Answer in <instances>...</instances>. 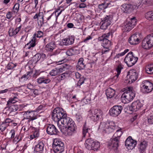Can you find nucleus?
<instances>
[{
  "label": "nucleus",
  "instance_id": "obj_21",
  "mask_svg": "<svg viewBox=\"0 0 153 153\" xmlns=\"http://www.w3.org/2000/svg\"><path fill=\"white\" fill-rule=\"evenodd\" d=\"M33 120L31 119L30 120L28 119H23L21 121V123L23 126L22 128L25 127L28 130L32 126L30 125V123H32Z\"/></svg>",
  "mask_w": 153,
  "mask_h": 153
},
{
  "label": "nucleus",
  "instance_id": "obj_12",
  "mask_svg": "<svg viewBox=\"0 0 153 153\" xmlns=\"http://www.w3.org/2000/svg\"><path fill=\"white\" fill-rule=\"evenodd\" d=\"M138 74L134 69L130 70L128 72L127 76L129 78L128 82L131 83L135 81L137 79Z\"/></svg>",
  "mask_w": 153,
  "mask_h": 153
},
{
  "label": "nucleus",
  "instance_id": "obj_14",
  "mask_svg": "<svg viewBox=\"0 0 153 153\" xmlns=\"http://www.w3.org/2000/svg\"><path fill=\"white\" fill-rule=\"evenodd\" d=\"M46 132L48 134L51 135H56L59 133L55 126L52 124H49L47 126Z\"/></svg>",
  "mask_w": 153,
  "mask_h": 153
},
{
  "label": "nucleus",
  "instance_id": "obj_18",
  "mask_svg": "<svg viewBox=\"0 0 153 153\" xmlns=\"http://www.w3.org/2000/svg\"><path fill=\"white\" fill-rule=\"evenodd\" d=\"M22 28V25H19L18 23L15 29L13 28L10 27L8 30V33L10 36H15L20 31Z\"/></svg>",
  "mask_w": 153,
  "mask_h": 153
},
{
  "label": "nucleus",
  "instance_id": "obj_25",
  "mask_svg": "<svg viewBox=\"0 0 153 153\" xmlns=\"http://www.w3.org/2000/svg\"><path fill=\"white\" fill-rule=\"evenodd\" d=\"M70 66L66 64H63L61 65L59 68H56L58 71V74L62 73L66 70L70 68Z\"/></svg>",
  "mask_w": 153,
  "mask_h": 153
},
{
  "label": "nucleus",
  "instance_id": "obj_19",
  "mask_svg": "<svg viewBox=\"0 0 153 153\" xmlns=\"http://www.w3.org/2000/svg\"><path fill=\"white\" fill-rule=\"evenodd\" d=\"M44 146V143L42 141L38 142V143L34 148V152L35 153H42Z\"/></svg>",
  "mask_w": 153,
  "mask_h": 153
},
{
  "label": "nucleus",
  "instance_id": "obj_64",
  "mask_svg": "<svg viewBox=\"0 0 153 153\" xmlns=\"http://www.w3.org/2000/svg\"><path fill=\"white\" fill-rule=\"evenodd\" d=\"M43 77H40L37 79V82L39 84L43 83Z\"/></svg>",
  "mask_w": 153,
  "mask_h": 153
},
{
  "label": "nucleus",
  "instance_id": "obj_60",
  "mask_svg": "<svg viewBox=\"0 0 153 153\" xmlns=\"http://www.w3.org/2000/svg\"><path fill=\"white\" fill-rule=\"evenodd\" d=\"M13 120H12L11 119L9 118H7L5 120L4 122V123H5L6 124H7V123H13Z\"/></svg>",
  "mask_w": 153,
  "mask_h": 153
},
{
  "label": "nucleus",
  "instance_id": "obj_27",
  "mask_svg": "<svg viewBox=\"0 0 153 153\" xmlns=\"http://www.w3.org/2000/svg\"><path fill=\"white\" fill-rule=\"evenodd\" d=\"M123 66L121 64H119L117 67H116V70L117 73L116 75L113 78L114 79H117L119 75L120 74L122 69L123 68Z\"/></svg>",
  "mask_w": 153,
  "mask_h": 153
},
{
  "label": "nucleus",
  "instance_id": "obj_51",
  "mask_svg": "<svg viewBox=\"0 0 153 153\" xmlns=\"http://www.w3.org/2000/svg\"><path fill=\"white\" fill-rule=\"evenodd\" d=\"M32 71L27 72L26 74L22 76L21 79L24 78L26 79H27L29 78V76L30 75V73H32Z\"/></svg>",
  "mask_w": 153,
  "mask_h": 153
},
{
  "label": "nucleus",
  "instance_id": "obj_10",
  "mask_svg": "<svg viewBox=\"0 0 153 153\" xmlns=\"http://www.w3.org/2000/svg\"><path fill=\"white\" fill-rule=\"evenodd\" d=\"M146 44L144 45V49H148L153 46V34L147 35L144 38Z\"/></svg>",
  "mask_w": 153,
  "mask_h": 153
},
{
  "label": "nucleus",
  "instance_id": "obj_47",
  "mask_svg": "<svg viewBox=\"0 0 153 153\" xmlns=\"http://www.w3.org/2000/svg\"><path fill=\"white\" fill-rule=\"evenodd\" d=\"M85 80V78L84 77L80 78L78 83L76 85V86L80 87V85L84 83Z\"/></svg>",
  "mask_w": 153,
  "mask_h": 153
},
{
  "label": "nucleus",
  "instance_id": "obj_4",
  "mask_svg": "<svg viewBox=\"0 0 153 153\" xmlns=\"http://www.w3.org/2000/svg\"><path fill=\"white\" fill-rule=\"evenodd\" d=\"M138 58L135 56L132 52L127 54L124 59V62L128 67H131L134 65L137 62Z\"/></svg>",
  "mask_w": 153,
  "mask_h": 153
},
{
  "label": "nucleus",
  "instance_id": "obj_58",
  "mask_svg": "<svg viewBox=\"0 0 153 153\" xmlns=\"http://www.w3.org/2000/svg\"><path fill=\"white\" fill-rule=\"evenodd\" d=\"M76 120L79 122L82 120V116L79 114H76Z\"/></svg>",
  "mask_w": 153,
  "mask_h": 153
},
{
  "label": "nucleus",
  "instance_id": "obj_42",
  "mask_svg": "<svg viewBox=\"0 0 153 153\" xmlns=\"http://www.w3.org/2000/svg\"><path fill=\"white\" fill-rule=\"evenodd\" d=\"M66 54L68 56H72L75 54L74 50L72 48H70L66 51Z\"/></svg>",
  "mask_w": 153,
  "mask_h": 153
},
{
  "label": "nucleus",
  "instance_id": "obj_43",
  "mask_svg": "<svg viewBox=\"0 0 153 153\" xmlns=\"http://www.w3.org/2000/svg\"><path fill=\"white\" fill-rule=\"evenodd\" d=\"M147 120L149 124H153V114H151L148 116Z\"/></svg>",
  "mask_w": 153,
  "mask_h": 153
},
{
  "label": "nucleus",
  "instance_id": "obj_7",
  "mask_svg": "<svg viewBox=\"0 0 153 153\" xmlns=\"http://www.w3.org/2000/svg\"><path fill=\"white\" fill-rule=\"evenodd\" d=\"M52 146L55 153H61L64 151V143L57 139L54 140Z\"/></svg>",
  "mask_w": 153,
  "mask_h": 153
},
{
  "label": "nucleus",
  "instance_id": "obj_36",
  "mask_svg": "<svg viewBox=\"0 0 153 153\" xmlns=\"http://www.w3.org/2000/svg\"><path fill=\"white\" fill-rule=\"evenodd\" d=\"M92 146V150L94 151H97L100 147V144L99 142L97 141H94L93 140Z\"/></svg>",
  "mask_w": 153,
  "mask_h": 153
},
{
  "label": "nucleus",
  "instance_id": "obj_48",
  "mask_svg": "<svg viewBox=\"0 0 153 153\" xmlns=\"http://www.w3.org/2000/svg\"><path fill=\"white\" fill-rule=\"evenodd\" d=\"M108 123L110 125L109 131H111V132H112L113 130L114 129V128L115 126V125L114 123L113 122H108Z\"/></svg>",
  "mask_w": 153,
  "mask_h": 153
},
{
  "label": "nucleus",
  "instance_id": "obj_6",
  "mask_svg": "<svg viewBox=\"0 0 153 153\" xmlns=\"http://www.w3.org/2000/svg\"><path fill=\"white\" fill-rule=\"evenodd\" d=\"M137 20L135 17L127 19V21L124 23L123 28L126 31H129L132 29L136 25Z\"/></svg>",
  "mask_w": 153,
  "mask_h": 153
},
{
  "label": "nucleus",
  "instance_id": "obj_63",
  "mask_svg": "<svg viewBox=\"0 0 153 153\" xmlns=\"http://www.w3.org/2000/svg\"><path fill=\"white\" fill-rule=\"evenodd\" d=\"M12 13L11 12H8L6 14V18L8 19H10L11 17Z\"/></svg>",
  "mask_w": 153,
  "mask_h": 153
},
{
  "label": "nucleus",
  "instance_id": "obj_57",
  "mask_svg": "<svg viewBox=\"0 0 153 153\" xmlns=\"http://www.w3.org/2000/svg\"><path fill=\"white\" fill-rule=\"evenodd\" d=\"M9 134L11 135V138L13 139L15 137V131L13 129L11 130L9 133Z\"/></svg>",
  "mask_w": 153,
  "mask_h": 153
},
{
  "label": "nucleus",
  "instance_id": "obj_24",
  "mask_svg": "<svg viewBox=\"0 0 153 153\" xmlns=\"http://www.w3.org/2000/svg\"><path fill=\"white\" fill-rule=\"evenodd\" d=\"M74 39L72 37L63 39L62 41V44L65 45H71L74 42Z\"/></svg>",
  "mask_w": 153,
  "mask_h": 153
},
{
  "label": "nucleus",
  "instance_id": "obj_17",
  "mask_svg": "<svg viewBox=\"0 0 153 153\" xmlns=\"http://www.w3.org/2000/svg\"><path fill=\"white\" fill-rule=\"evenodd\" d=\"M23 119H28L34 120L37 119L36 115L34 114V111H31L24 112Z\"/></svg>",
  "mask_w": 153,
  "mask_h": 153
},
{
  "label": "nucleus",
  "instance_id": "obj_41",
  "mask_svg": "<svg viewBox=\"0 0 153 153\" xmlns=\"http://www.w3.org/2000/svg\"><path fill=\"white\" fill-rule=\"evenodd\" d=\"M123 7L124 8L125 10L127 12H130L132 10V6L130 4H125L123 5Z\"/></svg>",
  "mask_w": 153,
  "mask_h": 153
},
{
  "label": "nucleus",
  "instance_id": "obj_1",
  "mask_svg": "<svg viewBox=\"0 0 153 153\" xmlns=\"http://www.w3.org/2000/svg\"><path fill=\"white\" fill-rule=\"evenodd\" d=\"M52 119L58 123H61L64 126H67L65 128V133L67 135L72 136L76 133L77 127L74 121L67 116V114L63 109L60 107H56L52 113Z\"/></svg>",
  "mask_w": 153,
  "mask_h": 153
},
{
  "label": "nucleus",
  "instance_id": "obj_37",
  "mask_svg": "<svg viewBox=\"0 0 153 153\" xmlns=\"http://www.w3.org/2000/svg\"><path fill=\"white\" fill-rule=\"evenodd\" d=\"M146 19L149 20H153V11H149L146 13L145 15Z\"/></svg>",
  "mask_w": 153,
  "mask_h": 153
},
{
  "label": "nucleus",
  "instance_id": "obj_52",
  "mask_svg": "<svg viewBox=\"0 0 153 153\" xmlns=\"http://www.w3.org/2000/svg\"><path fill=\"white\" fill-rule=\"evenodd\" d=\"M39 19V21L38 22V25L42 26L44 23V18L42 17L40 18Z\"/></svg>",
  "mask_w": 153,
  "mask_h": 153
},
{
  "label": "nucleus",
  "instance_id": "obj_34",
  "mask_svg": "<svg viewBox=\"0 0 153 153\" xmlns=\"http://www.w3.org/2000/svg\"><path fill=\"white\" fill-rule=\"evenodd\" d=\"M18 99L17 97H14L13 98H10L8 101L7 102V107L5 108V109L7 108V107H9L10 105L14 104L18 101Z\"/></svg>",
  "mask_w": 153,
  "mask_h": 153
},
{
  "label": "nucleus",
  "instance_id": "obj_8",
  "mask_svg": "<svg viewBox=\"0 0 153 153\" xmlns=\"http://www.w3.org/2000/svg\"><path fill=\"white\" fill-rule=\"evenodd\" d=\"M142 37V35L140 33H136L130 37L128 41L131 45H136L140 42V41Z\"/></svg>",
  "mask_w": 153,
  "mask_h": 153
},
{
  "label": "nucleus",
  "instance_id": "obj_39",
  "mask_svg": "<svg viewBox=\"0 0 153 153\" xmlns=\"http://www.w3.org/2000/svg\"><path fill=\"white\" fill-rule=\"evenodd\" d=\"M8 107L10 112H15L18 109V106L15 105H11Z\"/></svg>",
  "mask_w": 153,
  "mask_h": 153
},
{
  "label": "nucleus",
  "instance_id": "obj_31",
  "mask_svg": "<svg viewBox=\"0 0 153 153\" xmlns=\"http://www.w3.org/2000/svg\"><path fill=\"white\" fill-rule=\"evenodd\" d=\"M83 59L82 58H81L79 59L76 66L77 69L79 70L84 69L85 67V65L83 63Z\"/></svg>",
  "mask_w": 153,
  "mask_h": 153
},
{
  "label": "nucleus",
  "instance_id": "obj_5",
  "mask_svg": "<svg viewBox=\"0 0 153 153\" xmlns=\"http://www.w3.org/2000/svg\"><path fill=\"white\" fill-rule=\"evenodd\" d=\"M102 111L100 109L90 110L88 111V116L90 119L96 122L98 121L102 117Z\"/></svg>",
  "mask_w": 153,
  "mask_h": 153
},
{
  "label": "nucleus",
  "instance_id": "obj_50",
  "mask_svg": "<svg viewBox=\"0 0 153 153\" xmlns=\"http://www.w3.org/2000/svg\"><path fill=\"white\" fill-rule=\"evenodd\" d=\"M50 74L52 76H55L58 74V71L57 70V68L52 70L50 72Z\"/></svg>",
  "mask_w": 153,
  "mask_h": 153
},
{
  "label": "nucleus",
  "instance_id": "obj_9",
  "mask_svg": "<svg viewBox=\"0 0 153 153\" xmlns=\"http://www.w3.org/2000/svg\"><path fill=\"white\" fill-rule=\"evenodd\" d=\"M122 109L123 107L121 105H114L110 109V114L112 117H117L121 113Z\"/></svg>",
  "mask_w": 153,
  "mask_h": 153
},
{
  "label": "nucleus",
  "instance_id": "obj_49",
  "mask_svg": "<svg viewBox=\"0 0 153 153\" xmlns=\"http://www.w3.org/2000/svg\"><path fill=\"white\" fill-rule=\"evenodd\" d=\"M128 51L129 50L128 49H126L123 52L119 53L116 55L115 56V58H118L120 57L124 56L126 53L128 52Z\"/></svg>",
  "mask_w": 153,
  "mask_h": 153
},
{
  "label": "nucleus",
  "instance_id": "obj_29",
  "mask_svg": "<svg viewBox=\"0 0 153 153\" xmlns=\"http://www.w3.org/2000/svg\"><path fill=\"white\" fill-rule=\"evenodd\" d=\"M111 6V3L109 2L107 3L104 1L101 4L98 5L99 8L101 10H104L108 7Z\"/></svg>",
  "mask_w": 153,
  "mask_h": 153
},
{
  "label": "nucleus",
  "instance_id": "obj_15",
  "mask_svg": "<svg viewBox=\"0 0 153 153\" xmlns=\"http://www.w3.org/2000/svg\"><path fill=\"white\" fill-rule=\"evenodd\" d=\"M153 89V85L150 81L144 80V94H148L151 92Z\"/></svg>",
  "mask_w": 153,
  "mask_h": 153
},
{
  "label": "nucleus",
  "instance_id": "obj_44",
  "mask_svg": "<svg viewBox=\"0 0 153 153\" xmlns=\"http://www.w3.org/2000/svg\"><path fill=\"white\" fill-rule=\"evenodd\" d=\"M32 71L33 72L32 73H30V75L33 74L32 76L33 78H36L40 74L39 71L36 70H35L34 71Z\"/></svg>",
  "mask_w": 153,
  "mask_h": 153
},
{
  "label": "nucleus",
  "instance_id": "obj_54",
  "mask_svg": "<svg viewBox=\"0 0 153 153\" xmlns=\"http://www.w3.org/2000/svg\"><path fill=\"white\" fill-rule=\"evenodd\" d=\"M138 148L140 151L143 153V142H141L140 144L138 145Z\"/></svg>",
  "mask_w": 153,
  "mask_h": 153
},
{
  "label": "nucleus",
  "instance_id": "obj_20",
  "mask_svg": "<svg viewBox=\"0 0 153 153\" xmlns=\"http://www.w3.org/2000/svg\"><path fill=\"white\" fill-rule=\"evenodd\" d=\"M46 55L43 53H38L36 54L32 58L33 62L35 63H37L41 59L44 60L45 58Z\"/></svg>",
  "mask_w": 153,
  "mask_h": 153
},
{
  "label": "nucleus",
  "instance_id": "obj_53",
  "mask_svg": "<svg viewBox=\"0 0 153 153\" xmlns=\"http://www.w3.org/2000/svg\"><path fill=\"white\" fill-rule=\"evenodd\" d=\"M16 66V65L12 62H10L8 64L7 67L8 69H12Z\"/></svg>",
  "mask_w": 153,
  "mask_h": 153
},
{
  "label": "nucleus",
  "instance_id": "obj_45",
  "mask_svg": "<svg viewBox=\"0 0 153 153\" xmlns=\"http://www.w3.org/2000/svg\"><path fill=\"white\" fill-rule=\"evenodd\" d=\"M8 125V124H6L4 122H3L0 125V130L1 131H3L5 130L6 128Z\"/></svg>",
  "mask_w": 153,
  "mask_h": 153
},
{
  "label": "nucleus",
  "instance_id": "obj_28",
  "mask_svg": "<svg viewBox=\"0 0 153 153\" xmlns=\"http://www.w3.org/2000/svg\"><path fill=\"white\" fill-rule=\"evenodd\" d=\"M93 139L91 138H88L85 140V145L86 148L89 150H92V146Z\"/></svg>",
  "mask_w": 153,
  "mask_h": 153
},
{
  "label": "nucleus",
  "instance_id": "obj_16",
  "mask_svg": "<svg viewBox=\"0 0 153 153\" xmlns=\"http://www.w3.org/2000/svg\"><path fill=\"white\" fill-rule=\"evenodd\" d=\"M142 106L143 104L139 100H137L132 103L129 109L131 111H136Z\"/></svg>",
  "mask_w": 153,
  "mask_h": 153
},
{
  "label": "nucleus",
  "instance_id": "obj_61",
  "mask_svg": "<svg viewBox=\"0 0 153 153\" xmlns=\"http://www.w3.org/2000/svg\"><path fill=\"white\" fill-rule=\"evenodd\" d=\"M60 52V50H57L56 51H55L54 52H52L51 54V56H53V55H58Z\"/></svg>",
  "mask_w": 153,
  "mask_h": 153
},
{
  "label": "nucleus",
  "instance_id": "obj_2",
  "mask_svg": "<svg viewBox=\"0 0 153 153\" xmlns=\"http://www.w3.org/2000/svg\"><path fill=\"white\" fill-rule=\"evenodd\" d=\"M121 130V128H120L119 129L117 130L113 135V138L108 145V146L110 147L109 148L114 150L115 152H117L120 137L123 133Z\"/></svg>",
  "mask_w": 153,
  "mask_h": 153
},
{
  "label": "nucleus",
  "instance_id": "obj_46",
  "mask_svg": "<svg viewBox=\"0 0 153 153\" xmlns=\"http://www.w3.org/2000/svg\"><path fill=\"white\" fill-rule=\"evenodd\" d=\"M19 4L16 3L13 7V11L14 13H17L19 11Z\"/></svg>",
  "mask_w": 153,
  "mask_h": 153
},
{
  "label": "nucleus",
  "instance_id": "obj_59",
  "mask_svg": "<svg viewBox=\"0 0 153 153\" xmlns=\"http://www.w3.org/2000/svg\"><path fill=\"white\" fill-rule=\"evenodd\" d=\"M109 47L104 48L102 50V54L106 53L107 52H109L110 51Z\"/></svg>",
  "mask_w": 153,
  "mask_h": 153
},
{
  "label": "nucleus",
  "instance_id": "obj_22",
  "mask_svg": "<svg viewBox=\"0 0 153 153\" xmlns=\"http://www.w3.org/2000/svg\"><path fill=\"white\" fill-rule=\"evenodd\" d=\"M110 125L108 123V122L106 123H101L98 128L99 129H101L102 130L105 131L106 133H109L111 132V131H109Z\"/></svg>",
  "mask_w": 153,
  "mask_h": 153
},
{
  "label": "nucleus",
  "instance_id": "obj_35",
  "mask_svg": "<svg viewBox=\"0 0 153 153\" xmlns=\"http://www.w3.org/2000/svg\"><path fill=\"white\" fill-rule=\"evenodd\" d=\"M91 131L90 128H87L84 126L83 128L82 131V137H85L87 134L88 135H89V133Z\"/></svg>",
  "mask_w": 153,
  "mask_h": 153
},
{
  "label": "nucleus",
  "instance_id": "obj_62",
  "mask_svg": "<svg viewBox=\"0 0 153 153\" xmlns=\"http://www.w3.org/2000/svg\"><path fill=\"white\" fill-rule=\"evenodd\" d=\"M43 83L45 84H48L51 81V80L49 79H46L43 77Z\"/></svg>",
  "mask_w": 153,
  "mask_h": 153
},
{
  "label": "nucleus",
  "instance_id": "obj_13",
  "mask_svg": "<svg viewBox=\"0 0 153 153\" xmlns=\"http://www.w3.org/2000/svg\"><path fill=\"white\" fill-rule=\"evenodd\" d=\"M111 18L109 16H107L104 18L101 22V29L103 30L106 29L107 27L111 24Z\"/></svg>",
  "mask_w": 153,
  "mask_h": 153
},
{
  "label": "nucleus",
  "instance_id": "obj_32",
  "mask_svg": "<svg viewBox=\"0 0 153 153\" xmlns=\"http://www.w3.org/2000/svg\"><path fill=\"white\" fill-rule=\"evenodd\" d=\"M43 34V33L42 31L39 30L37 31L36 33L33 34V36L32 39V41H35L36 42V37L41 38L42 37Z\"/></svg>",
  "mask_w": 153,
  "mask_h": 153
},
{
  "label": "nucleus",
  "instance_id": "obj_26",
  "mask_svg": "<svg viewBox=\"0 0 153 153\" xmlns=\"http://www.w3.org/2000/svg\"><path fill=\"white\" fill-rule=\"evenodd\" d=\"M98 40L102 41V46L103 48L109 47L111 45V42L108 39H103L98 38Z\"/></svg>",
  "mask_w": 153,
  "mask_h": 153
},
{
  "label": "nucleus",
  "instance_id": "obj_56",
  "mask_svg": "<svg viewBox=\"0 0 153 153\" xmlns=\"http://www.w3.org/2000/svg\"><path fill=\"white\" fill-rule=\"evenodd\" d=\"M19 136H16L14 138H13V142L14 143H17L19 142L21 139V137L20 138V139H19Z\"/></svg>",
  "mask_w": 153,
  "mask_h": 153
},
{
  "label": "nucleus",
  "instance_id": "obj_30",
  "mask_svg": "<svg viewBox=\"0 0 153 153\" xmlns=\"http://www.w3.org/2000/svg\"><path fill=\"white\" fill-rule=\"evenodd\" d=\"M56 45L53 42L48 44L45 47V49L48 51L51 52L55 48Z\"/></svg>",
  "mask_w": 153,
  "mask_h": 153
},
{
  "label": "nucleus",
  "instance_id": "obj_55",
  "mask_svg": "<svg viewBox=\"0 0 153 153\" xmlns=\"http://www.w3.org/2000/svg\"><path fill=\"white\" fill-rule=\"evenodd\" d=\"M70 71H66L65 72L62 74H61L63 77L65 79L67 77L69 76L70 75Z\"/></svg>",
  "mask_w": 153,
  "mask_h": 153
},
{
  "label": "nucleus",
  "instance_id": "obj_23",
  "mask_svg": "<svg viewBox=\"0 0 153 153\" xmlns=\"http://www.w3.org/2000/svg\"><path fill=\"white\" fill-rule=\"evenodd\" d=\"M106 94L108 98H112L115 94V91L114 90L109 88L106 90Z\"/></svg>",
  "mask_w": 153,
  "mask_h": 153
},
{
  "label": "nucleus",
  "instance_id": "obj_33",
  "mask_svg": "<svg viewBox=\"0 0 153 153\" xmlns=\"http://www.w3.org/2000/svg\"><path fill=\"white\" fill-rule=\"evenodd\" d=\"M146 72L148 74H153V64L147 65L145 68Z\"/></svg>",
  "mask_w": 153,
  "mask_h": 153
},
{
  "label": "nucleus",
  "instance_id": "obj_11",
  "mask_svg": "<svg viewBox=\"0 0 153 153\" xmlns=\"http://www.w3.org/2000/svg\"><path fill=\"white\" fill-rule=\"evenodd\" d=\"M137 144L136 140H133L131 136H129L125 142V145L128 150L133 149Z\"/></svg>",
  "mask_w": 153,
  "mask_h": 153
},
{
  "label": "nucleus",
  "instance_id": "obj_38",
  "mask_svg": "<svg viewBox=\"0 0 153 153\" xmlns=\"http://www.w3.org/2000/svg\"><path fill=\"white\" fill-rule=\"evenodd\" d=\"M35 41H32V39L28 43L25 45V47L27 49H30L31 48H33L36 45V43Z\"/></svg>",
  "mask_w": 153,
  "mask_h": 153
},
{
  "label": "nucleus",
  "instance_id": "obj_3",
  "mask_svg": "<svg viewBox=\"0 0 153 153\" xmlns=\"http://www.w3.org/2000/svg\"><path fill=\"white\" fill-rule=\"evenodd\" d=\"M135 92L132 87L128 88L127 91L122 95L121 100L124 103H128L132 101L135 97Z\"/></svg>",
  "mask_w": 153,
  "mask_h": 153
},
{
  "label": "nucleus",
  "instance_id": "obj_40",
  "mask_svg": "<svg viewBox=\"0 0 153 153\" xmlns=\"http://www.w3.org/2000/svg\"><path fill=\"white\" fill-rule=\"evenodd\" d=\"M112 36V33L111 32H109L105 34L102 35V36L99 37L98 38H100V39H109L110 37L111 38Z\"/></svg>",
  "mask_w": 153,
  "mask_h": 153
}]
</instances>
